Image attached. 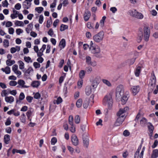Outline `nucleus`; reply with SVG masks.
I'll return each mask as SVG.
<instances>
[{
  "instance_id": "nucleus-1",
  "label": "nucleus",
  "mask_w": 158,
  "mask_h": 158,
  "mask_svg": "<svg viewBox=\"0 0 158 158\" xmlns=\"http://www.w3.org/2000/svg\"><path fill=\"white\" fill-rule=\"evenodd\" d=\"M129 97V92L126 91L124 92V86L122 85H118L116 89V97L118 99H121L122 104H125Z\"/></svg>"
},
{
  "instance_id": "nucleus-2",
  "label": "nucleus",
  "mask_w": 158,
  "mask_h": 158,
  "mask_svg": "<svg viewBox=\"0 0 158 158\" xmlns=\"http://www.w3.org/2000/svg\"><path fill=\"white\" fill-rule=\"evenodd\" d=\"M89 49L91 52L94 54L96 57L101 58L102 57V55L100 53V48L98 45H94L93 47H89Z\"/></svg>"
},
{
  "instance_id": "nucleus-3",
  "label": "nucleus",
  "mask_w": 158,
  "mask_h": 158,
  "mask_svg": "<svg viewBox=\"0 0 158 158\" xmlns=\"http://www.w3.org/2000/svg\"><path fill=\"white\" fill-rule=\"evenodd\" d=\"M103 104L105 106L107 105L108 109H110L113 104L112 99L111 95L109 94L106 95L103 101Z\"/></svg>"
},
{
  "instance_id": "nucleus-4",
  "label": "nucleus",
  "mask_w": 158,
  "mask_h": 158,
  "mask_svg": "<svg viewBox=\"0 0 158 158\" xmlns=\"http://www.w3.org/2000/svg\"><path fill=\"white\" fill-rule=\"evenodd\" d=\"M104 33L103 31H101L96 34L93 37L94 40L97 43H99L102 41L104 38Z\"/></svg>"
},
{
  "instance_id": "nucleus-5",
  "label": "nucleus",
  "mask_w": 158,
  "mask_h": 158,
  "mask_svg": "<svg viewBox=\"0 0 158 158\" xmlns=\"http://www.w3.org/2000/svg\"><path fill=\"white\" fill-rule=\"evenodd\" d=\"M129 13L131 16L138 19H141L143 17V16L142 14L137 11L135 10L129 11Z\"/></svg>"
},
{
  "instance_id": "nucleus-6",
  "label": "nucleus",
  "mask_w": 158,
  "mask_h": 158,
  "mask_svg": "<svg viewBox=\"0 0 158 158\" xmlns=\"http://www.w3.org/2000/svg\"><path fill=\"white\" fill-rule=\"evenodd\" d=\"M156 78L154 71L152 73L151 75L150 79L148 85L149 87H152V89L155 86L156 84Z\"/></svg>"
},
{
  "instance_id": "nucleus-7",
  "label": "nucleus",
  "mask_w": 158,
  "mask_h": 158,
  "mask_svg": "<svg viewBox=\"0 0 158 158\" xmlns=\"http://www.w3.org/2000/svg\"><path fill=\"white\" fill-rule=\"evenodd\" d=\"M150 32V29L148 27H144L143 28V39L146 41H148L149 40Z\"/></svg>"
},
{
  "instance_id": "nucleus-8",
  "label": "nucleus",
  "mask_w": 158,
  "mask_h": 158,
  "mask_svg": "<svg viewBox=\"0 0 158 158\" xmlns=\"http://www.w3.org/2000/svg\"><path fill=\"white\" fill-rule=\"evenodd\" d=\"M115 123L114 125L115 126H120L124 121L126 116L122 115L121 116H118Z\"/></svg>"
},
{
  "instance_id": "nucleus-9",
  "label": "nucleus",
  "mask_w": 158,
  "mask_h": 158,
  "mask_svg": "<svg viewBox=\"0 0 158 158\" xmlns=\"http://www.w3.org/2000/svg\"><path fill=\"white\" fill-rule=\"evenodd\" d=\"M32 0H25L23 2V6L24 9H28L31 6V2Z\"/></svg>"
},
{
  "instance_id": "nucleus-10",
  "label": "nucleus",
  "mask_w": 158,
  "mask_h": 158,
  "mask_svg": "<svg viewBox=\"0 0 158 158\" xmlns=\"http://www.w3.org/2000/svg\"><path fill=\"white\" fill-rule=\"evenodd\" d=\"M129 109L128 107H125L123 108H121L119 109L117 113V115L118 116H121L122 115L124 116V114L126 113Z\"/></svg>"
},
{
  "instance_id": "nucleus-11",
  "label": "nucleus",
  "mask_w": 158,
  "mask_h": 158,
  "mask_svg": "<svg viewBox=\"0 0 158 158\" xmlns=\"http://www.w3.org/2000/svg\"><path fill=\"white\" fill-rule=\"evenodd\" d=\"M140 90V87L139 85L134 86L131 89V91L134 95H136Z\"/></svg>"
},
{
  "instance_id": "nucleus-12",
  "label": "nucleus",
  "mask_w": 158,
  "mask_h": 158,
  "mask_svg": "<svg viewBox=\"0 0 158 158\" xmlns=\"http://www.w3.org/2000/svg\"><path fill=\"white\" fill-rule=\"evenodd\" d=\"M71 140L73 144L75 146L77 145L79 143L77 138L75 135H73L72 136Z\"/></svg>"
},
{
  "instance_id": "nucleus-13",
  "label": "nucleus",
  "mask_w": 158,
  "mask_h": 158,
  "mask_svg": "<svg viewBox=\"0 0 158 158\" xmlns=\"http://www.w3.org/2000/svg\"><path fill=\"white\" fill-rule=\"evenodd\" d=\"M24 72L25 75L27 76H29L30 75L31 73H33V70L31 67H29L28 69L26 71L23 70Z\"/></svg>"
},
{
  "instance_id": "nucleus-14",
  "label": "nucleus",
  "mask_w": 158,
  "mask_h": 158,
  "mask_svg": "<svg viewBox=\"0 0 158 158\" xmlns=\"http://www.w3.org/2000/svg\"><path fill=\"white\" fill-rule=\"evenodd\" d=\"M5 99L6 102L10 104L12 103L14 101V98L12 96L6 97Z\"/></svg>"
},
{
  "instance_id": "nucleus-15",
  "label": "nucleus",
  "mask_w": 158,
  "mask_h": 158,
  "mask_svg": "<svg viewBox=\"0 0 158 158\" xmlns=\"http://www.w3.org/2000/svg\"><path fill=\"white\" fill-rule=\"evenodd\" d=\"M46 48V45L43 44L42 48L40 49L39 53H38L37 56L38 57H41L43 55V52Z\"/></svg>"
},
{
  "instance_id": "nucleus-16",
  "label": "nucleus",
  "mask_w": 158,
  "mask_h": 158,
  "mask_svg": "<svg viewBox=\"0 0 158 158\" xmlns=\"http://www.w3.org/2000/svg\"><path fill=\"white\" fill-rule=\"evenodd\" d=\"M93 90H94L91 88V86H86L85 89V93L87 95H89L91 94Z\"/></svg>"
},
{
  "instance_id": "nucleus-17",
  "label": "nucleus",
  "mask_w": 158,
  "mask_h": 158,
  "mask_svg": "<svg viewBox=\"0 0 158 158\" xmlns=\"http://www.w3.org/2000/svg\"><path fill=\"white\" fill-rule=\"evenodd\" d=\"M91 15L90 12L88 11L85 12L84 15V19L85 21H87Z\"/></svg>"
},
{
  "instance_id": "nucleus-18",
  "label": "nucleus",
  "mask_w": 158,
  "mask_h": 158,
  "mask_svg": "<svg viewBox=\"0 0 158 158\" xmlns=\"http://www.w3.org/2000/svg\"><path fill=\"white\" fill-rule=\"evenodd\" d=\"M66 45V42L64 39H62L60 42L59 46L61 49L64 48Z\"/></svg>"
},
{
  "instance_id": "nucleus-19",
  "label": "nucleus",
  "mask_w": 158,
  "mask_h": 158,
  "mask_svg": "<svg viewBox=\"0 0 158 158\" xmlns=\"http://www.w3.org/2000/svg\"><path fill=\"white\" fill-rule=\"evenodd\" d=\"M18 84L21 86V88H27L28 86L24 85L25 81L22 80H19L18 81Z\"/></svg>"
},
{
  "instance_id": "nucleus-20",
  "label": "nucleus",
  "mask_w": 158,
  "mask_h": 158,
  "mask_svg": "<svg viewBox=\"0 0 158 158\" xmlns=\"http://www.w3.org/2000/svg\"><path fill=\"white\" fill-rule=\"evenodd\" d=\"M33 28V24L32 23H30L27 26V27L26 28V31L27 33L29 34L30 31H31Z\"/></svg>"
},
{
  "instance_id": "nucleus-21",
  "label": "nucleus",
  "mask_w": 158,
  "mask_h": 158,
  "mask_svg": "<svg viewBox=\"0 0 158 158\" xmlns=\"http://www.w3.org/2000/svg\"><path fill=\"white\" fill-rule=\"evenodd\" d=\"M84 145L86 147H87L89 144V139L88 137H85L83 138Z\"/></svg>"
},
{
  "instance_id": "nucleus-22",
  "label": "nucleus",
  "mask_w": 158,
  "mask_h": 158,
  "mask_svg": "<svg viewBox=\"0 0 158 158\" xmlns=\"http://www.w3.org/2000/svg\"><path fill=\"white\" fill-rule=\"evenodd\" d=\"M13 13L10 15V17L12 19H14L18 17V11L15 10L14 9H13Z\"/></svg>"
},
{
  "instance_id": "nucleus-23",
  "label": "nucleus",
  "mask_w": 158,
  "mask_h": 158,
  "mask_svg": "<svg viewBox=\"0 0 158 158\" xmlns=\"http://www.w3.org/2000/svg\"><path fill=\"white\" fill-rule=\"evenodd\" d=\"M98 84V79L97 78H95L92 83V86L93 87V90H94V89L97 87Z\"/></svg>"
},
{
  "instance_id": "nucleus-24",
  "label": "nucleus",
  "mask_w": 158,
  "mask_h": 158,
  "mask_svg": "<svg viewBox=\"0 0 158 158\" xmlns=\"http://www.w3.org/2000/svg\"><path fill=\"white\" fill-rule=\"evenodd\" d=\"M4 140L5 143L6 144H8L10 140V136L9 135H5L4 136Z\"/></svg>"
},
{
  "instance_id": "nucleus-25",
  "label": "nucleus",
  "mask_w": 158,
  "mask_h": 158,
  "mask_svg": "<svg viewBox=\"0 0 158 158\" xmlns=\"http://www.w3.org/2000/svg\"><path fill=\"white\" fill-rule=\"evenodd\" d=\"M147 122V119L145 118H143L140 120V124L141 126L144 127Z\"/></svg>"
},
{
  "instance_id": "nucleus-26",
  "label": "nucleus",
  "mask_w": 158,
  "mask_h": 158,
  "mask_svg": "<svg viewBox=\"0 0 158 158\" xmlns=\"http://www.w3.org/2000/svg\"><path fill=\"white\" fill-rule=\"evenodd\" d=\"M1 70L6 74H9L10 72V68L8 66H6L5 68H2Z\"/></svg>"
},
{
  "instance_id": "nucleus-27",
  "label": "nucleus",
  "mask_w": 158,
  "mask_h": 158,
  "mask_svg": "<svg viewBox=\"0 0 158 158\" xmlns=\"http://www.w3.org/2000/svg\"><path fill=\"white\" fill-rule=\"evenodd\" d=\"M158 156V149L153 150L151 156V158H156Z\"/></svg>"
},
{
  "instance_id": "nucleus-28",
  "label": "nucleus",
  "mask_w": 158,
  "mask_h": 158,
  "mask_svg": "<svg viewBox=\"0 0 158 158\" xmlns=\"http://www.w3.org/2000/svg\"><path fill=\"white\" fill-rule=\"evenodd\" d=\"M40 82L38 81H34L32 82L31 85L33 87L37 88L40 85Z\"/></svg>"
},
{
  "instance_id": "nucleus-29",
  "label": "nucleus",
  "mask_w": 158,
  "mask_h": 158,
  "mask_svg": "<svg viewBox=\"0 0 158 158\" xmlns=\"http://www.w3.org/2000/svg\"><path fill=\"white\" fill-rule=\"evenodd\" d=\"M25 97V96L24 93L23 92H21L19 97V100H16V103H18V102H20V101L23 100Z\"/></svg>"
},
{
  "instance_id": "nucleus-30",
  "label": "nucleus",
  "mask_w": 158,
  "mask_h": 158,
  "mask_svg": "<svg viewBox=\"0 0 158 158\" xmlns=\"http://www.w3.org/2000/svg\"><path fill=\"white\" fill-rule=\"evenodd\" d=\"M141 67L139 66L137 68L135 72V75L136 76L138 77L140 73Z\"/></svg>"
},
{
  "instance_id": "nucleus-31",
  "label": "nucleus",
  "mask_w": 158,
  "mask_h": 158,
  "mask_svg": "<svg viewBox=\"0 0 158 158\" xmlns=\"http://www.w3.org/2000/svg\"><path fill=\"white\" fill-rule=\"evenodd\" d=\"M6 63L7 65L8 66H10L14 64L15 63L14 60H7L6 61Z\"/></svg>"
},
{
  "instance_id": "nucleus-32",
  "label": "nucleus",
  "mask_w": 158,
  "mask_h": 158,
  "mask_svg": "<svg viewBox=\"0 0 158 158\" xmlns=\"http://www.w3.org/2000/svg\"><path fill=\"white\" fill-rule=\"evenodd\" d=\"M20 121L22 123H25L26 121V117L24 114L23 113L20 117Z\"/></svg>"
},
{
  "instance_id": "nucleus-33",
  "label": "nucleus",
  "mask_w": 158,
  "mask_h": 158,
  "mask_svg": "<svg viewBox=\"0 0 158 158\" xmlns=\"http://www.w3.org/2000/svg\"><path fill=\"white\" fill-rule=\"evenodd\" d=\"M33 111V109H31L27 112L26 114L27 117L28 119H30V117L32 115Z\"/></svg>"
},
{
  "instance_id": "nucleus-34",
  "label": "nucleus",
  "mask_w": 158,
  "mask_h": 158,
  "mask_svg": "<svg viewBox=\"0 0 158 158\" xmlns=\"http://www.w3.org/2000/svg\"><path fill=\"white\" fill-rule=\"evenodd\" d=\"M82 104V99L81 98H79L77 101L76 105L78 108H79L81 107Z\"/></svg>"
},
{
  "instance_id": "nucleus-35",
  "label": "nucleus",
  "mask_w": 158,
  "mask_h": 158,
  "mask_svg": "<svg viewBox=\"0 0 158 158\" xmlns=\"http://www.w3.org/2000/svg\"><path fill=\"white\" fill-rule=\"evenodd\" d=\"M106 18V17L105 16H104L102 17V19L100 21V26L102 27H103L104 26V22Z\"/></svg>"
},
{
  "instance_id": "nucleus-36",
  "label": "nucleus",
  "mask_w": 158,
  "mask_h": 158,
  "mask_svg": "<svg viewBox=\"0 0 158 158\" xmlns=\"http://www.w3.org/2000/svg\"><path fill=\"white\" fill-rule=\"evenodd\" d=\"M62 102V98L60 97H59L56 100H54L53 102L54 104H59Z\"/></svg>"
},
{
  "instance_id": "nucleus-37",
  "label": "nucleus",
  "mask_w": 158,
  "mask_h": 158,
  "mask_svg": "<svg viewBox=\"0 0 158 158\" xmlns=\"http://www.w3.org/2000/svg\"><path fill=\"white\" fill-rule=\"evenodd\" d=\"M89 104V100L88 98H86L83 103V106L84 108H86L88 107Z\"/></svg>"
},
{
  "instance_id": "nucleus-38",
  "label": "nucleus",
  "mask_w": 158,
  "mask_h": 158,
  "mask_svg": "<svg viewBox=\"0 0 158 158\" xmlns=\"http://www.w3.org/2000/svg\"><path fill=\"white\" fill-rule=\"evenodd\" d=\"M15 25L23 27L24 25V23L22 21H16L15 22Z\"/></svg>"
},
{
  "instance_id": "nucleus-39",
  "label": "nucleus",
  "mask_w": 158,
  "mask_h": 158,
  "mask_svg": "<svg viewBox=\"0 0 158 158\" xmlns=\"http://www.w3.org/2000/svg\"><path fill=\"white\" fill-rule=\"evenodd\" d=\"M102 81L104 84L110 87L111 86V84L110 82L107 80L103 79L102 80Z\"/></svg>"
},
{
  "instance_id": "nucleus-40",
  "label": "nucleus",
  "mask_w": 158,
  "mask_h": 158,
  "mask_svg": "<svg viewBox=\"0 0 158 158\" xmlns=\"http://www.w3.org/2000/svg\"><path fill=\"white\" fill-rule=\"evenodd\" d=\"M69 122L71 126H73V118L72 116L70 115L69 116Z\"/></svg>"
},
{
  "instance_id": "nucleus-41",
  "label": "nucleus",
  "mask_w": 158,
  "mask_h": 158,
  "mask_svg": "<svg viewBox=\"0 0 158 158\" xmlns=\"http://www.w3.org/2000/svg\"><path fill=\"white\" fill-rule=\"evenodd\" d=\"M143 38V34L142 32H141V33L138 34V38L137 39V41L138 42H140L141 41Z\"/></svg>"
},
{
  "instance_id": "nucleus-42",
  "label": "nucleus",
  "mask_w": 158,
  "mask_h": 158,
  "mask_svg": "<svg viewBox=\"0 0 158 158\" xmlns=\"http://www.w3.org/2000/svg\"><path fill=\"white\" fill-rule=\"evenodd\" d=\"M68 28V26L66 25L61 24L60 26V31H62Z\"/></svg>"
},
{
  "instance_id": "nucleus-43",
  "label": "nucleus",
  "mask_w": 158,
  "mask_h": 158,
  "mask_svg": "<svg viewBox=\"0 0 158 158\" xmlns=\"http://www.w3.org/2000/svg\"><path fill=\"white\" fill-rule=\"evenodd\" d=\"M19 64V68L20 69H23L24 68V64L22 61L20 60L18 62Z\"/></svg>"
},
{
  "instance_id": "nucleus-44",
  "label": "nucleus",
  "mask_w": 158,
  "mask_h": 158,
  "mask_svg": "<svg viewBox=\"0 0 158 158\" xmlns=\"http://www.w3.org/2000/svg\"><path fill=\"white\" fill-rule=\"evenodd\" d=\"M43 10V8L42 7H36L35 9V10L39 14L41 13Z\"/></svg>"
},
{
  "instance_id": "nucleus-45",
  "label": "nucleus",
  "mask_w": 158,
  "mask_h": 158,
  "mask_svg": "<svg viewBox=\"0 0 158 158\" xmlns=\"http://www.w3.org/2000/svg\"><path fill=\"white\" fill-rule=\"evenodd\" d=\"M85 73L84 70H81L79 74L80 77L81 79L83 78L85 75Z\"/></svg>"
},
{
  "instance_id": "nucleus-46",
  "label": "nucleus",
  "mask_w": 158,
  "mask_h": 158,
  "mask_svg": "<svg viewBox=\"0 0 158 158\" xmlns=\"http://www.w3.org/2000/svg\"><path fill=\"white\" fill-rule=\"evenodd\" d=\"M74 121L76 124H78L80 123V118L79 115H77L75 116L74 118Z\"/></svg>"
},
{
  "instance_id": "nucleus-47",
  "label": "nucleus",
  "mask_w": 158,
  "mask_h": 158,
  "mask_svg": "<svg viewBox=\"0 0 158 158\" xmlns=\"http://www.w3.org/2000/svg\"><path fill=\"white\" fill-rule=\"evenodd\" d=\"M148 123L149 124V125L148 126V127L149 130V131H153L154 130V127L150 123Z\"/></svg>"
},
{
  "instance_id": "nucleus-48",
  "label": "nucleus",
  "mask_w": 158,
  "mask_h": 158,
  "mask_svg": "<svg viewBox=\"0 0 158 158\" xmlns=\"http://www.w3.org/2000/svg\"><path fill=\"white\" fill-rule=\"evenodd\" d=\"M3 45L5 47L7 48L9 46V41L5 40L3 41Z\"/></svg>"
},
{
  "instance_id": "nucleus-49",
  "label": "nucleus",
  "mask_w": 158,
  "mask_h": 158,
  "mask_svg": "<svg viewBox=\"0 0 158 158\" xmlns=\"http://www.w3.org/2000/svg\"><path fill=\"white\" fill-rule=\"evenodd\" d=\"M1 96L2 97H7L6 96L8 94V93L7 92L6 90H3L1 93Z\"/></svg>"
},
{
  "instance_id": "nucleus-50",
  "label": "nucleus",
  "mask_w": 158,
  "mask_h": 158,
  "mask_svg": "<svg viewBox=\"0 0 158 158\" xmlns=\"http://www.w3.org/2000/svg\"><path fill=\"white\" fill-rule=\"evenodd\" d=\"M86 63L88 64L89 65L90 64V62H91V58L89 56H87L86 57Z\"/></svg>"
},
{
  "instance_id": "nucleus-51",
  "label": "nucleus",
  "mask_w": 158,
  "mask_h": 158,
  "mask_svg": "<svg viewBox=\"0 0 158 158\" xmlns=\"http://www.w3.org/2000/svg\"><path fill=\"white\" fill-rule=\"evenodd\" d=\"M57 140L56 138L55 137H53L51 140V144L52 145H54L56 143Z\"/></svg>"
},
{
  "instance_id": "nucleus-52",
  "label": "nucleus",
  "mask_w": 158,
  "mask_h": 158,
  "mask_svg": "<svg viewBox=\"0 0 158 158\" xmlns=\"http://www.w3.org/2000/svg\"><path fill=\"white\" fill-rule=\"evenodd\" d=\"M24 59L25 61L27 63H29L30 62H32V61L31 60V58L29 56H25Z\"/></svg>"
},
{
  "instance_id": "nucleus-53",
  "label": "nucleus",
  "mask_w": 158,
  "mask_h": 158,
  "mask_svg": "<svg viewBox=\"0 0 158 158\" xmlns=\"http://www.w3.org/2000/svg\"><path fill=\"white\" fill-rule=\"evenodd\" d=\"M130 135V133L127 130H125L123 132V135L125 137L129 136Z\"/></svg>"
},
{
  "instance_id": "nucleus-54",
  "label": "nucleus",
  "mask_w": 158,
  "mask_h": 158,
  "mask_svg": "<svg viewBox=\"0 0 158 158\" xmlns=\"http://www.w3.org/2000/svg\"><path fill=\"white\" fill-rule=\"evenodd\" d=\"M52 23V21L51 18L50 17V19L48 20L47 21L46 27L47 28H49L50 27V25Z\"/></svg>"
},
{
  "instance_id": "nucleus-55",
  "label": "nucleus",
  "mask_w": 158,
  "mask_h": 158,
  "mask_svg": "<svg viewBox=\"0 0 158 158\" xmlns=\"http://www.w3.org/2000/svg\"><path fill=\"white\" fill-rule=\"evenodd\" d=\"M17 84L16 81H10L9 82V85L11 86H15Z\"/></svg>"
},
{
  "instance_id": "nucleus-56",
  "label": "nucleus",
  "mask_w": 158,
  "mask_h": 158,
  "mask_svg": "<svg viewBox=\"0 0 158 158\" xmlns=\"http://www.w3.org/2000/svg\"><path fill=\"white\" fill-rule=\"evenodd\" d=\"M67 148L71 154H73L74 151V149L71 147L68 146H67Z\"/></svg>"
},
{
  "instance_id": "nucleus-57",
  "label": "nucleus",
  "mask_w": 158,
  "mask_h": 158,
  "mask_svg": "<svg viewBox=\"0 0 158 158\" xmlns=\"http://www.w3.org/2000/svg\"><path fill=\"white\" fill-rule=\"evenodd\" d=\"M2 6L4 7H7L8 5V3L7 0L2 1Z\"/></svg>"
},
{
  "instance_id": "nucleus-58",
  "label": "nucleus",
  "mask_w": 158,
  "mask_h": 158,
  "mask_svg": "<svg viewBox=\"0 0 158 158\" xmlns=\"http://www.w3.org/2000/svg\"><path fill=\"white\" fill-rule=\"evenodd\" d=\"M15 8L17 10H19L21 8V5L19 3H17L15 6Z\"/></svg>"
},
{
  "instance_id": "nucleus-59",
  "label": "nucleus",
  "mask_w": 158,
  "mask_h": 158,
  "mask_svg": "<svg viewBox=\"0 0 158 158\" xmlns=\"http://www.w3.org/2000/svg\"><path fill=\"white\" fill-rule=\"evenodd\" d=\"M16 33L18 35H19L23 32V30L21 29L18 28L16 30Z\"/></svg>"
},
{
  "instance_id": "nucleus-60",
  "label": "nucleus",
  "mask_w": 158,
  "mask_h": 158,
  "mask_svg": "<svg viewBox=\"0 0 158 158\" xmlns=\"http://www.w3.org/2000/svg\"><path fill=\"white\" fill-rule=\"evenodd\" d=\"M33 65L35 69L39 68L40 67V64L37 62H34L33 63Z\"/></svg>"
},
{
  "instance_id": "nucleus-61",
  "label": "nucleus",
  "mask_w": 158,
  "mask_h": 158,
  "mask_svg": "<svg viewBox=\"0 0 158 158\" xmlns=\"http://www.w3.org/2000/svg\"><path fill=\"white\" fill-rule=\"evenodd\" d=\"M43 20H44V17H43V15H40V16L39 18V23L40 24L42 23L43 22Z\"/></svg>"
},
{
  "instance_id": "nucleus-62",
  "label": "nucleus",
  "mask_w": 158,
  "mask_h": 158,
  "mask_svg": "<svg viewBox=\"0 0 158 158\" xmlns=\"http://www.w3.org/2000/svg\"><path fill=\"white\" fill-rule=\"evenodd\" d=\"M40 94L39 93H36L34 95V98L36 99L40 98Z\"/></svg>"
},
{
  "instance_id": "nucleus-63",
  "label": "nucleus",
  "mask_w": 158,
  "mask_h": 158,
  "mask_svg": "<svg viewBox=\"0 0 158 158\" xmlns=\"http://www.w3.org/2000/svg\"><path fill=\"white\" fill-rule=\"evenodd\" d=\"M12 23L11 22L8 21L6 24V27H10L12 26Z\"/></svg>"
},
{
  "instance_id": "nucleus-64",
  "label": "nucleus",
  "mask_w": 158,
  "mask_h": 158,
  "mask_svg": "<svg viewBox=\"0 0 158 158\" xmlns=\"http://www.w3.org/2000/svg\"><path fill=\"white\" fill-rule=\"evenodd\" d=\"M110 10L113 13H115L117 11V8L115 7H112L110 9Z\"/></svg>"
}]
</instances>
